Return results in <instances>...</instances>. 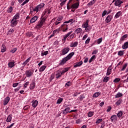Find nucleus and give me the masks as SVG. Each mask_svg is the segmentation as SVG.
Here are the masks:
<instances>
[{
  "label": "nucleus",
  "instance_id": "obj_1",
  "mask_svg": "<svg viewBox=\"0 0 128 128\" xmlns=\"http://www.w3.org/2000/svg\"><path fill=\"white\" fill-rule=\"evenodd\" d=\"M74 56V52H72L70 53L66 57L63 58L59 64L60 66H62L66 64L68 62V60H70L72 56Z\"/></svg>",
  "mask_w": 128,
  "mask_h": 128
},
{
  "label": "nucleus",
  "instance_id": "obj_2",
  "mask_svg": "<svg viewBox=\"0 0 128 128\" xmlns=\"http://www.w3.org/2000/svg\"><path fill=\"white\" fill-rule=\"evenodd\" d=\"M46 6L44 3H41L36 6L34 7L33 8V12H40V10H44V8Z\"/></svg>",
  "mask_w": 128,
  "mask_h": 128
},
{
  "label": "nucleus",
  "instance_id": "obj_3",
  "mask_svg": "<svg viewBox=\"0 0 128 128\" xmlns=\"http://www.w3.org/2000/svg\"><path fill=\"white\" fill-rule=\"evenodd\" d=\"M89 20H86V22H84L82 24V28H85L86 32H90L92 30V26L88 25Z\"/></svg>",
  "mask_w": 128,
  "mask_h": 128
},
{
  "label": "nucleus",
  "instance_id": "obj_4",
  "mask_svg": "<svg viewBox=\"0 0 128 128\" xmlns=\"http://www.w3.org/2000/svg\"><path fill=\"white\" fill-rule=\"evenodd\" d=\"M60 28L63 32H66L68 30V23H66L65 21L63 22V24L60 26Z\"/></svg>",
  "mask_w": 128,
  "mask_h": 128
},
{
  "label": "nucleus",
  "instance_id": "obj_5",
  "mask_svg": "<svg viewBox=\"0 0 128 128\" xmlns=\"http://www.w3.org/2000/svg\"><path fill=\"white\" fill-rule=\"evenodd\" d=\"M70 48L68 47L64 48L62 50L60 54V56H66V54L70 50Z\"/></svg>",
  "mask_w": 128,
  "mask_h": 128
},
{
  "label": "nucleus",
  "instance_id": "obj_6",
  "mask_svg": "<svg viewBox=\"0 0 128 128\" xmlns=\"http://www.w3.org/2000/svg\"><path fill=\"white\" fill-rule=\"evenodd\" d=\"M46 18L44 17L41 20L38 22V24L37 25V28H42V26H44V24L46 22Z\"/></svg>",
  "mask_w": 128,
  "mask_h": 128
},
{
  "label": "nucleus",
  "instance_id": "obj_7",
  "mask_svg": "<svg viewBox=\"0 0 128 128\" xmlns=\"http://www.w3.org/2000/svg\"><path fill=\"white\" fill-rule=\"evenodd\" d=\"M26 78H30L34 74V72L31 70H26L25 72Z\"/></svg>",
  "mask_w": 128,
  "mask_h": 128
},
{
  "label": "nucleus",
  "instance_id": "obj_8",
  "mask_svg": "<svg viewBox=\"0 0 128 128\" xmlns=\"http://www.w3.org/2000/svg\"><path fill=\"white\" fill-rule=\"evenodd\" d=\"M112 15H108L105 20L106 22V24H108V22H112Z\"/></svg>",
  "mask_w": 128,
  "mask_h": 128
},
{
  "label": "nucleus",
  "instance_id": "obj_9",
  "mask_svg": "<svg viewBox=\"0 0 128 128\" xmlns=\"http://www.w3.org/2000/svg\"><path fill=\"white\" fill-rule=\"evenodd\" d=\"M16 24H18V20H15L14 19H12L10 22V26L12 28H14Z\"/></svg>",
  "mask_w": 128,
  "mask_h": 128
},
{
  "label": "nucleus",
  "instance_id": "obj_10",
  "mask_svg": "<svg viewBox=\"0 0 128 128\" xmlns=\"http://www.w3.org/2000/svg\"><path fill=\"white\" fill-rule=\"evenodd\" d=\"M123 2H122V0H116L114 3V6H118V8H120V4H122Z\"/></svg>",
  "mask_w": 128,
  "mask_h": 128
},
{
  "label": "nucleus",
  "instance_id": "obj_11",
  "mask_svg": "<svg viewBox=\"0 0 128 128\" xmlns=\"http://www.w3.org/2000/svg\"><path fill=\"white\" fill-rule=\"evenodd\" d=\"M128 34H124L123 36H122L120 40V44H122V42H124V40L126 38H128Z\"/></svg>",
  "mask_w": 128,
  "mask_h": 128
},
{
  "label": "nucleus",
  "instance_id": "obj_12",
  "mask_svg": "<svg viewBox=\"0 0 128 128\" xmlns=\"http://www.w3.org/2000/svg\"><path fill=\"white\" fill-rule=\"evenodd\" d=\"M10 97L8 96L6 97L4 100V105L6 106V104H8V102H10Z\"/></svg>",
  "mask_w": 128,
  "mask_h": 128
},
{
  "label": "nucleus",
  "instance_id": "obj_13",
  "mask_svg": "<svg viewBox=\"0 0 128 128\" xmlns=\"http://www.w3.org/2000/svg\"><path fill=\"white\" fill-rule=\"evenodd\" d=\"M70 107H67L63 110L62 114H66L68 112L70 113Z\"/></svg>",
  "mask_w": 128,
  "mask_h": 128
},
{
  "label": "nucleus",
  "instance_id": "obj_14",
  "mask_svg": "<svg viewBox=\"0 0 128 128\" xmlns=\"http://www.w3.org/2000/svg\"><path fill=\"white\" fill-rule=\"evenodd\" d=\"M38 18L36 16H34L30 20V24H34V22H36V20H38Z\"/></svg>",
  "mask_w": 128,
  "mask_h": 128
},
{
  "label": "nucleus",
  "instance_id": "obj_15",
  "mask_svg": "<svg viewBox=\"0 0 128 128\" xmlns=\"http://www.w3.org/2000/svg\"><path fill=\"white\" fill-rule=\"evenodd\" d=\"M32 106L34 108L36 106H38V102L36 100L32 101Z\"/></svg>",
  "mask_w": 128,
  "mask_h": 128
},
{
  "label": "nucleus",
  "instance_id": "obj_16",
  "mask_svg": "<svg viewBox=\"0 0 128 128\" xmlns=\"http://www.w3.org/2000/svg\"><path fill=\"white\" fill-rule=\"evenodd\" d=\"M111 122H116L118 120V116L116 115H112L110 118Z\"/></svg>",
  "mask_w": 128,
  "mask_h": 128
},
{
  "label": "nucleus",
  "instance_id": "obj_17",
  "mask_svg": "<svg viewBox=\"0 0 128 128\" xmlns=\"http://www.w3.org/2000/svg\"><path fill=\"white\" fill-rule=\"evenodd\" d=\"M78 42H74L70 44V48H76L78 46Z\"/></svg>",
  "mask_w": 128,
  "mask_h": 128
},
{
  "label": "nucleus",
  "instance_id": "obj_18",
  "mask_svg": "<svg viewBox=\"0 0 128 128\" xmlns=\"http://www.w3.org/2000/svg\"><path fill=\"white\" fill-rule=\"evenodd\" d=\"M80 6V4L78 2H76L73 4L71 6V8H78Z\"/></svg>",
  "mask_w": 128,
  "mask_h": 128
},
{
  "label": "nucleus",
  "instance_id": "obj_19",
  "mask_svg": "<svg viewBox=\"0 0 128 128\" xmlns=\"http://www.w3.org/2000/svg\"><path fill=\"white\" fill-rule=\"evenodd\" d=\"M65 22L67 24H70V22H71V24H72L74 22H76V18L70 19L68 21H66Z\"/></svg>",
  "mask_w": 128,
  "mask_h": 128
},
{
  "label": "nucleus",
  "instance_id": "obj_20",
  "mask_svg": "<svg viewBox=\"0 0 128 128\" xmlns=\"http://www.w3.org/2000/svg\"><path fill=\"white\" fill-rule=\"evenodd\" d=\"M72 34V31L68 32L67 34H65L64 36L63 40H66V38H68V36H70V35Z\"/></svg>",
  "mask_w": 128,
  "mask_h": 128
},
{
  "label": "nucleus",
  "instance_id": "obj_21",
  "mask_svg": "<svg viewBox=\"0 0 128 128\" xmlns=\"http://www.w3.org/2000/svg\"><path fill=\"white\" fill-rule=\"evenodd\" d=\"M12 115L10 114L8 116V118H6V122H12Z\"/></svg>",
  "mask_w": 128,
  "mask_h": 128
},
{
  "label": "nucleus",
  "instance_id": "obj_22",
  "mask_svg": "<svg viewBox=\"0 0 128 128\" xmlns=\"http://www.w3.org/2000/svg\"><path fill=\"white\" fill-rule=\"evenodd\" d=\"M15 64H14V62H9L8 63V68H14V66Z\"/></svg>",
  "mask_w": 128,
  "mask_h": 128
},
{
  "label": "nucleus",
  "instance_id": "obj_23",
  "mask_svg": "<svg viewBox=\"0 0 128 128\" xmlns=\"http://www.w3.org/2000/svg\"><path fill=\"white\" fill-rule=\"evenodd\" d=\"M122 48L123 50H126V48H128V42H126L122 46Z\"/></svg>",
  "mask_w": 128,
  "mask_h": 128
},
{
  "label": "nucleus",
  "instance_id": "obj_24",
  "mask_svg": "<svg viewBox=\"0 0 128 128\" xmlns=\"http://www.w3.org/2000/svg\"><path fill=\"white\" fill-rule=\"evenodd\" d=\"M82 32V29L81 28H78L76 29L74 31L75 34H80Z\"/></svg>",
  "mask_w": 128,
  "mask_h": 128
},
{
  "label": "nucleus",
  "instance_id": "obj_25",
  "mask_svg": "<svg viewBox=\"0 0 128 128\" xmlns=\"http://www.w3.org/2000/svg\"><path fill=\"white\" fill-rule=\"evenodd\" d=\"M122 15V12H118L114 16V18H118L119 17Z\"/></svg>",
  "mask_w": 128,
  "mask_h": 128
},
{
  "label": "nucleus",
  "instance_id": "obj_26",
  "mask_svg": "<svg viewBox=\"0 0 128 128\" xmlns=\"http://www.w3.org/2000/svg\"><path fill=\"white\" fill-rule=\"evenodd\" d=\"M48 51L43 50L41 52V56H48Z\"/></svg>",
  "mask_w": 128,
  "mask_h": 128
},
{
  "label": "nucleus",
  "instance_id": "obj_27",
  "mask_svg": "<svg viewBox=\"0 0 128 128\" xmlns=\"http://www.w3.org/2000/svg\"><path fill=\"white\" fill-rule=\"evenodd\" d=\"M6 51V47L4 44H2L1 52H4Z\"/></svg>",
  "mask_w": 128,
  "mask_h": 128
},
{
  "label": "nucleus",
  "instance_id": "obj_28",
  "mask_svg": "<svg viewBox=\"0 0 128 128\" xmlns=\"http://www.w3.org/2000/svg\"><path fill=\"white\" fill-rule=\"evenodd\" d=\"M30 58H32L30 57L28 58L22 64V65L24 66H26V64L30 62Z\"/></svg>",
  "mask_w": 128,
  "mask_h": 128
},
{
  "label": "nucleus",
  "instance_id": "obj_29",
  "mask_svg": "<svg viewBox=\"0 0 128 128\" xmlns=\"http://www.w3.org/2000/svg\"><path fill=\"white\" fill-rule=\"evenodd\" d=\"M18 18H20V13H16L12 18L13 20H18Z\"/></svg>",
  "mask_w": 128,
  "mask_h": 128
},
{
  "label": "nucleus",
  "instance_id": "obj_30",
  "mask_svg": "<svg viewBox=\"0 0 128 128\" xmlns=\"http://www.w3.org/2000/svg\"><path fill=\"white\" fill-rule=\"evenodd\" d=\"M46 66H41L40 69H39V72H44V70H46Z\"/></svg>",
  "mask_w": 128,
  "mask_h": 128
},
{
  "label": "nucleus",
  "instance_id": "obj_31",
  "mask_svg": "<svg viewBox=\"0 0 128 128\" xmlns=\"http://www.w3.org/2000/svg\"><path fill=\"white\" fill-rule=\"evenodd\" d=\"M82 64V62L80 61L78 62H77L76 64H74V68H78V66H80Z\"/></svg>",
  "mask_w": 128,
  "mask_h": 128
},
{
  "label": "nucleus",
  "instance_id": "obj_32",
  "mask_svg": "<svg viewBox=\"0 0 128 128\" xmlns=\"http://www.w3.org/2000/svg\"><path fill=\"white\" fill-rule=\"evenodd\" d=\"M109 80H110V77L108 76H106L102 80L103 82H108Z\"/></svg>",
  "mask_w": 128,
  "mask_h": 128
},
{
  "label": "nucleus",
  "instance_id": "obj_33",
  "mask_svg": "<svg viewBox=\"0 0 128 128\" xmlns=\"http://www.w3.org/2000/svg\"><path fill=\"white\" fill-rule=\"evenodd\" d=\"M123 114L124 113H122V110L119 111L118 112V113L117 114L116 116L119 118H122V116Z\"/></svg>",
  "mask_w": 128,
  "mask_h": 128
},
{
  "label": "nucleus",
  "instance_id": "obj_34",
  "mask_svg": "<svg viewBox=\"0 0 128 128\" xmlns=\"http://www.w3.org/2000/svg\"><path fill=\"white\" fill-rule=\"evenodd\" d=\"M122 94L118 92L115 98H122Z\"/></svg>",
  "mask_w": 128,
  "mask_h": 128
},
{
  "label": "nucleus",
  "instance_id": "obj_35",
  "mask_svg": "<svg viewBox=\"0 0 128 128\" xmlns=\"http://www.w3.org/2000/svg\"><path fill=\"white\" fill-rule=\"evenodd\" d=\"M100 96V92H96L93 94L92 98H98V96Z\"/></svg>",
  "mask_w": 128,
  "mask_h": 128
},
{
  "label": "nucleus",
  "instance_id": "obj_36",
  "mask_svg": "<svg viewBox=\"0 0 128 128\" xmlns=\"http://www.w3.org/2000/svg\"><path fill=\"white\" fill-rule=\"evenodd\" d=\"M12 10H14V8L12 6H10L8 10H7V12L8 14H12Z\"/></svg>",
  "mask_w": 128,
  "mask_h": 128
},
{
  "label": "nucleus",
  "instance_id": "obj_37",
  "mask_svg": "<svg viewBox=\"0 0 128 128\" xmlns=\"http://www.w3.org/2000/svg\"><path fill=\"white\" fill-rule=\"evenodd\" d=\"M36 88V84L34 82H33L30 84V90H34Z\"/></svg>",
  "mask_w": 128,
  "mask_h": 128
},
{
  "label": "nucleus",
  "instance_id": "obj_38",
  "mask_svg": "<svg viewBox=\"0 0 128 128\" xmlns=\"http://www.w3.org/2000/svg\"><path fill=\"white\" fill-rule=\"evenodd\" d=\"M94 4H96V0H91L89 3H88V6H92Z\"/></svg>",
  "mask_w": 128,
  "mask_h": 128
},
{
  "label": "nucleus",
  "instance_id": "obj_39",
  "mask_svg": "<svg viewBox=\"0 0 128 128\" xmlns=\"http://www.w3.org/2000/svg\"><path fill=\"white\" fill-rule=\"evenodd\" d=\"M62 20H64V16H60L57 18V20L58 22H62Z\"/></svg>",
  "mask_w": 128,
  "mask_h": 128
},
{
  "label": "nucleus",
  "instance_id": "obj_40",
  "mask_svg": "<svg viewBox=\"0 0 128 128\" xmlns=\"http://www.w3.org/2000/svg\"><path fill=\"white\" fill-rule=\"evenodd\" d=\"M124 52V50H120L118 53V56H122Z\"/></svg>",
  "mask_w": 128,
  "mask_h": 128
},
{
  "label": "nucleus",
  "instance_id": "obj_41",
  "mask_svg": "<svg viewBox=\"0 0 128 128\" xmlns=\"http://www.w3.org/2000/svg\"><path fill=\"white\" fill-rule=\"evenodd\" d=\"M28 2H30V0H25L20 5L21 8H22V6H24V4H28Z\"/></svg>",
  "mask_w": 128,
  "mask_h": 128
},
{
  "label": "nucleus",
  "instance_id": "obj_42",
  "mask_svg": "<svg viewBox=\"0 0 128 128\" xmlns=\"http://www.w3.org/2000/svg\"><path fill=\"white\" fill-rule=\"evenodd\" d=\"M62 100H64V99L60 98L58 100L56 104H60L62 102Z\"/></svg>",
  "mask_w": 128,
  "mask_h": 128
},
{
  "label": "nucleus",
  "instance_id": "obj_43",
  "mask_svg": "<svg viewBox=\"0 0 128 128\" xmlns=\"http://www.w3.org/2000/svg\"><path fill=\"white\" fill-rule=\"evenodd\" d=\"M50 12H52V10H50V9H49V10L46 9L44 10V14H50Z\"/></svg>",
  "mask_w": 128,
  "mask_h": 128
},
{
  "label": "nucleus",
  "instance_id": "obj_44",
  "mask_svg": "<svg viewBox=\"0 0 128 128\" xmlns=\"http://www.w3.org/2000/svg\"><path fill=\"white\" fill-rule=\"evenodd\" d=\"M102 42V38H99L98 40H96V42L98 44H100Z\"/></svg>",
  "mask_w": 128,
  "mask_h": 128
},
{
  "label": "nucleus",
  "instance_id": "obj_45",
  "mask_svg": "<svg viewBox=\"0 0 128 128\" xmlns=\"http://www.w3.org/2000/svg\"><path fill=\"white\" fill-rule=\"evenodd\" d=\"M128 63H126L122 66V68L121 69L122 71L124 70L126 68V67L128 66Z\"/></svg>",
  "mask_w": 128,
  "mask_h": 128
},
{
  "label": "nucleus",
  "instance_id": "obj_46",
  "mask_svg": "<svg viewBox=\"0 0 128 128\" xmlns=\"http://www.w3.org/2000/svg\"><path fill=\"white\" fill-rule=\"evenodd\" d=\"M106 14H108V11H106V10H104L102 12V18H104V16Z\"/></svg>",
  "mask_w": 128,
  "mask_h": 128
},
{
  "label": "nucleus",
  "instance_id": "obj_47",
  "mask_svg": "<svg viewBox=\"0 0 128 128\" xmlns=\"http://www.w3.org/2000/svg\"><path fill=\"white\" fill-rule=\"evenodd\" d=\"M56 78H60L62 76V74H60V72H58V73L56 74Z\"/></svg>",
  "mask_w": 128,
  "mask_h": 128
},
{
  "label": "nucleus",
  "instance_id": "obj_48",
  "mask_svg": "<svg viewBox=\"0 0 128 128\" xmlns=\"http://www.w3.org/2000/svg\"><path fill=\"white\" fill-rule=\"evenodd\" d=\"M18 50V48H13L12 50H10V52H12V54H14Z\"/></svg>",
  "mask_w": 128,
  "mask_h": 128
},
{
  "label": "nucleus",
  "instance_id": "obj_49",
  "mask_svg": "<svg viewBox=\"0 0 128 128\" xmlns=\"http://www.w3.org/2000/svg\"><path fill=\"white\" fill-rule=\"evenodd\" d=\"M122 104V100L120 99L118 101L116 102V104L118 106H120Z\"/></svg>",
  "mask_w": 128,
  "mask_h": 128
},
{
  "label": "nucleus",
  "instance_id": "obj_50",
  "mask_svg": "<svg viewBox=\"0 0 128 128\" xmlns=\"http://www.w3.org/2000/svg\"><path fill=\"white\" fill-rule=\"evenodd\" d=\"M90 38H88V39L85 42L86 44H90Z\"/></svg>",
  "mask_w": 128,
  "mask_h": 128
},
{
  "label": "nucleus",
  "instance_id": "obj_51",
  "mask_svg": "<svg viewBox=\"0 0 128 128\" xmlns=\"http://www.w3.org/2000/svg\"><path fill=\"white\" fill-rule=\"evenodd\" d=\"M102 122V118H99L96 121V124H100Z\"/></svg>",
  "mask_w": 128,
  "mask_h": 128
},
{
  "label": "nucleus",
  "instance_id": "obj_52",
  "mask_svg": "<svg viewBox=\"0 0 128 128\" xmlns=\"http://www.w3.org/2000/svg\"><path fill=\"white\" fill-rule=\"evenodd\" d=\"M120 80V78H116L114 80V82H118Z\"/></svg>",
  "mask_w": 128,
  "mask_h": 128
},
{
  "label": "nucleus",
  "instance_id": "obj_53",
  "mask_svg": "<svg viewBox=\"0 0 128 128\" xmlns=\"http://www.w3.org/2000/svg\"><path fill=\"white\" fill-rule=\"evenodd\" d=\"M14 32V30L12 28H11L8 32V34H12V32Z\"/></svg>",
  "mask_w": 128,
  "mask_h": 128
},
{
  "label": "nucleus",
  "instance_id": "obj_54",
  "mask_svg": "<svg viewBox=\"0 0 128 128\" xmlns=\"http://www.w3.org/2000/svg\"><path fill=\"white\" fill-rule=\"evenodd\" d=\"M104 126H106V122H102L100 128H104Z\"/></svg>",
  "mask_w": 128,
  "mask_h": 128
},
{
  "label": "nucleus",
  "instance_id": "obj_55",
  "mask_svg": "<svg viewBox=\"0 0 128 128\" xmlns=\"http://www.w3.org/2000/svg\"><path fill=\"white\" fill-rule=\"evenodd\" d=\"M94 116V112H89V113L88 114V116L90 118V116Z\"/></svg>",
  "mask_w": 128,
  "mask_h": 128
},
{
  "label": "nucleus",
  "instance_id": "obj_56",
  "mask_svg": "<svg viewBox=\"0 0 128 128\" xmlns=\"http://www.w3.org/2000/svg\"><path fill=\"white\" fill-rule=\"evenodd\" d=\"M70 82L69 81L66 84L65 86H70Z\"/></svg>",
  "mask_w": 128,
  "mask_h": 128
},
{
  "label": "nucleus",
  "instance_id": "obj_57",
  "mask_svg": "<svg viewBox=\"0 0 128 128\" xmlns=\"http://www.w3.org/2000/svg\"><path fill=\"white\" fill-rule=\"evenodd\" d=\"M112 74V70L107 69L106 76H110Z\"/></svg>",
  "mask_w": 128,
  "mask_h": 128
},
{
  "label": "nucleus",
  "instance_id": "obj_58",
  "mask_svg": "<svg viewBox=\"0 0 128 128\" xmlns=\"http://www.w3.org/2000/svg\"><path fill=\"white\" fill-rule=\"evenodd\" d=\"M28 108H30V106L28 105H26L24 108V110H28Z\"/></svg>",
  "mask_w": 128,
  "mask_h": 128
},
{
  "label": "nucleus",
  "instance_id": "obj_59",
  "mask_svg": "<svg viewBox=\"0 0 128 128\" xmlns=\"http://www.w3.org/2000/svg\"><path fill=\"white\" fill-rule=\"evenodd\" d=\"M18 82H16V83H14L12 84V86L13 88H16V86H18Z\"/></svg>",
  "mask_w": 128,
  "mask_h": 128
},
{
  "label": "nucleus",
  "instance_id": "obj_60",
  "mask_svg": "<svg viewBox=\"0 0 128 128\" xmlns=\"http://www.w3.org/2000/svg\"><path fill=\"white\" fill-rule=\"evenodd\" d=\"M26 34L27 36L30 37V36H32V32H28L26 33Z\"/></svg>",
  "mask_w": 128,
  "mask_h": 128
},
{
  "label": "nucleus",
  "instance_id": "obj_61",
  "mask_svg": "<svg viewBox=\"0 0 128 128\" xmlns=\"http://www.w3.org/2000/svg\"><path fill=\"white\" fill-rule=\"evenodd\" d=\"M79 98H80V100H84V95H80L79 97Z\"/></svg>",
  "mask_w": 128,
  "mask_h": 128
},
{
  "label": "nucleus",
  "instance_id": "obj_62",
  "mask_svg": "<svg viewBox=\"0 0 128 128\" xmlns=\"http://www.w3.org/2000/svg\"><path fill=\"white\" fill-rule=\"evenodd\" d=\"M111 110H112V106H108V108L106 110V112H110Z\"/></svg>",
  "mask_w": 128,
  "mask_h": 128
},
{
  "label": "nucleus",
  "instance_id": "obj_63",
  "mask_svg": "<svg viewBox=\"0 0 128 128\" xmlns=\"http://www.w3.org/2000/svg\"><path fill=\"white\" fill-rule=\"evenodd\" d=\"M28 84H30V82H26V84L24 85V88H28Z\"/></svg>",
  "mask_w": 128,
  "mask_h": 128
},
{
  "label": "nucleus",
  "instance_id": "obj_64",
  "mask_svg": "<svg viewBox=\"0 0 128 128\" xmlns=\"http://www.w3.org/2000/svg\"><path fill=\"white\" fill-rule=\"evenodd\" d=\"M54 78V74H52L50 78V82H52Z\"/></svg>",
  "mask_w": 128,
  "mask_h": 128
}]
</instances>
